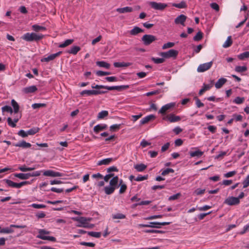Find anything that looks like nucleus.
Returning a JSON list of instances; mask_svg holds the SVG:
<instances>
[{
    "label": "nucleus",
    "instance_id": "0eeeda50",
    "mask_svg": "<svg viewBox=\"0 0 249 249\" xmlns=\"http://www.w3.org/2000/svg\"><path fill=\"white\" fill-rule=\"evenodd\" d=\"M178 53V51L171 49L167 52L160 53V55L164 58H176Z\"/></svg>",
    "mask_w": 249,
    "mask_h": 249
},
{
    "label": "nucleus",
    "instance_id": "2f4dec72",
    "mask_svg": "<svg viewBox=\"0 0 249 249\" xmlns=\"http://www.w3.org/2000/svg\"><path fill=\"white\" fill-rule=\"evenodd\" d=\"M13 227H11V225L9 227L4 228L0 229V233H12L14 232V230L12 229Z\"/></svg>",
    "mask_w": 249,
    "mask_h": 249
},
{
    "label": "nucleus",
    "instance_id": "2eb2a0df",
    "mask_svg": "<svg viewBox=\"0 0 249 249\" xmlns=\"http://www.w3.org/2000/svg\"><path fill=\"white\" fill-rule=\"evenodd\" d=\"M62 52L60 51L57 53L52 54L47 57H44L41 59L42 62H49L51 60L54 59L56 57L59 56L61 53Z\"/></svg>",
    "mask_w": 249,
    "mask_h": 249
},
{
    "label": "nucleus",
    "instance_id": "7c9ffc66",
    "mask_svg": "<svg viewBox=\"0 0 249 249\" xmlns=\"http://www.w3.org/2000/svg\"><path fill=\"white\" fill-rule=\"evenodd\" d=\"M37 168L36 165L34 166L33 167H26L25 165H23L19 167L18 169L20 171L25 172L27 171H33Z\"/></svg>",
    "mask_w": 249,
    "mask_h": 249
},
{
    "label": "nucleus",
    "instance_id": "a18cd8bd",
    "mask_svg": "<svg viewBox=\"0 0 249 249\" xmlns=\"http://www.w3.org/2000/svg\"><path fill=\"white\" fill-rule=\"evenodd\" d=\"M46 107V104L44 103H35L32 104V107L33 109H36L41 107Z\"/></svg>",
    "mask_w": 249,
    "mask_h": 249
},
{
    "label": "nucleus",
    "instance_id": "c756f323",
    "mask_svg": "<svg viewBox=\"0 0 249 249\" xmlns=\"http://www.w3.org/2000/svg\"><path fill=\"white\" fill-rule=\"evenodd\" d=\"M18 118H14V121L12 119L9 117L7 119V123L9 126L12 127H15L16 126V123L18 121Z\"/></svg>",
    "mask_w": 249,
    "mask_h": 249
},
{
    "label": "nucleus",
    "instance_id": "5701e85b",
    "mask_svg": "<svg viewBox=\"0 0 249 249\" xmlns=\"http://www.w3.org/2000/svg\"><path fill=\"white\" fill-rule=\"evenodd\" d=\"M116 11L120 13H130L132 12L133 8L131 7L126 6L123 8H119Z\"/></svg>",
    "mask_w": 249,
    "mask_h": 249
},
{
    "label": "nucleus",
    "instance_id": "4d7b16f0",
    "mask_svg": "<svg viewBox=\"0 0 249 249\" xmlns=\"http://www.w3.org/2000/svg\"><path fill=\"white\" fill-rule=\"evenodd\" d=\"M175 45V43L173 42H169L167 43H165L162 47L163 50H165L168 48L173 47Z\"/></svg>",
    "mask_w": 249,
    "mask_h": 249
},
{
    "label": "nucleus",
    "instance_id": "4be33fe9",
    "mask_svg": "<svg viewBox=\"0 0 249 249\" xmlns=\"http://www.w3.org/2000/svg\"><path fill=\"white\" fill-rule=\"evenodd\" d=\"M14 176L20 179H27L30 177V173H16Z\"/></svg>",
    "mask_w": 249,
    "mask_h": 249
},
{
    "label": "nucleus",
    "instance_id": "09e8293b",
    "mask_svg": "<svg viewBox=\"0 0 249 249\" xmlns=\"http://www.w3.org/2000/svg\"><path fill=\"white\" fill-rule=\"evenodd\" d=\"M151 60L153 61L155 64H160L164 62L165 60L164 58H155L152 57Z\"/></svg>",
    "mask_w": 249,
    "mask_h": 249
},
{
    "label": "nucleus",
    "instance_id": "7ed1b4c3",
    "mask_svg": "<svg viewBox=\"0 0 249 249\" xmlns=\"http://www.w3.org/2000/svg\"><path fill=\"white\" fill-rule=\"evenodd\" d=\"M171 223L170 222H150L148 224H140L138 225L139 228H160L161 226L168 225Z\"/></svg>",
    "mask_w": 249,
    "mask_h": 249
},
{
    "label": "nucleus",
    "instance_id": "f257e3e1",
    "mask_svg": "<svg viewBox=\"0 0 249 249\" xmlns=\"http://www.w3.org/2000/svg\"><path fill=\"white\" fill-rule=\"evenodd\" d=\"M75 221L79 223L76 225L78 227H84L85 228L92 229L94 227L92 224L89 223V221L91 220L90 218H86L85 217H76L72 218Z\"/></svg>",
    "mask_w": 249,
    "mask_h": 249
},
{
    "label": "nucleus",
    "instance_id": "603ef678",
    "mask_svg": "<svg viewBox=\"0 0 249 249\" xmlns=\"http://www.w3.org/2000/svg\"><path fill=\"white\" fill-rule=\"evenodd\" d=\"M88 234L92 237L96 238H100L101 235V233L100 232L95 231H89L88 232Z\"/></svg>",
    "mask_w": 249,
    "mask_h": 249
},
{
    "label": "nucleus",
    "instance_id": "37998d69",
    "mask_svg": "<svg viewBox=\"0 0 249 249\" xmlns=\"http://www.w3.org/2000/svg\"><path fill=\"white\" fill-rule=\"evenodd\" d=\"M119 181V178L118 176L114 177L110 181V185L112 187H115L117 185Z\"/></svg>",
    "mask_w": 249,
    "mask_h": 249
},
{
    "label": "nucleus",
    "instance_id": "774afa93",
    "mask_svg": "<svg viewBox=\"0 0 249 249\" xmlns=\"http://www.w3.org/2000/svg\"><path fill=\"white\" fill-rule=\"evenodd\" d=\"M196 105L197 107L200 108L204 106V104L202 103L201 101L197 97L195 98Z\"/></svg>",
    "mask_w": 249,
    "mask_h": 249
},
{
    "label": "nucleus",
    "instance_id": "ddd939ff",
    "mask_svg": "<svg viewBox=\"0 0 249 249\" xmlns=\"http://www.w3.org/2000/svg\"><path fill=\"white\" fill-rule=\"evenodd\" d=\"M43 175L47 177H62L64 176V174L62 173L55 172L53 170H46L43 172Z\"/></svg>",
    "mask_w": 249,
    "mask_h": 249
},
{
    "label": "nucleus",
    "instance_id": "79ce46f5",
    "mask_svg": "<svg viewBox=\"0 0 249 249\" xmlns=\"http://www.w3.org/2000/svg\"><path fill=\"white\" fill-rule=\"evenodd\" d=\"M115 189V187L106 186L105 187V192L106 194L110 195L114 192Z\"/></svg>",
    "mask_w": 249,
    "mask_h": 249
},
{
    "label": "nucleus",
    "instance_id": "c03bdc74",
    "mask_svg": "<svg viewBox=\"0 0 249 249\" xmlns=\"http://www.w3.org/2000/svg\"><path fill=\"white\" fill-rule=\"evenodd\" d=\"M129 88V85H121V86H115V90L119 91H121L124 90H125Z\"/></svg>",
    "mask_w": 249,
    "mask_h": 249
},
{
    "label": "nucleus",
    "instance_id": "58836bf2",
    "mask_svg": "<svg viewBox=\"0 0 249 249\" xmlns=\"http://www.w3.org/2000/svg\"><path fill=\"white\" fill-rule=\"evenodd\" d=\"M120 189L119 190V193L123 194L125 192V191L127 189V186L125 184L123 183V180L122 179H121L120 180Z\"/></svg>",
    "mask_w": 249,
    "mask_h": 249
},
{
    "label": "nucleus",
    "instance_id": "b1692460",
    "mask_svg": "<svg viewBox=\"0 0 249 249\" xmlns=\"http://www.w3.org/2000/svg\"><path fill=\"white\" fill-rule=\"evenodd\" d=\"M227 80L225 78H221L215 84V87L216 89L221 88L223 85L226 83Z\"/></svg>",
    "mask_w": 249,
    "mask_h": 249
},
{
    "label": "nucleus",
    "instance_id": "69168bd1",
    "mask_svg": "<svg viewBox=\"0 0 249 249\" xmlns=\"http://www.w3.org/2000/svg\"><path fill=\"white\" fill-rule=\"evenodd\" d=\"M205 192V189H201L200 188H197L195 191L194 194L196 195L199 196V195H203V194H204Z\"/></svg>",
    "mask_w": 249,
    "mask_h": 249
},
{
    "label": "nucleus",
    "instance_id": "393cba45",
    "mask_svg": "<svg viewBox=\"0 0 249 249\" xmlns=\"http://www.w3.org/2000/svg\"><path fill=\"white\" fill-rule=\"evenodd\" d=\"M130 62H114L113 65L116 68L127 67L131 65Z\"/></svg>",
    "mask_w": 249,
    "mask_h": 249
},
{
    "label": "nucleus",
    "instance_id": "6e6d98bb",
    "mask_svg": "<svg viewBox=\"0 0 249 249\" xmlns=\"http://www.w3.org/2000/svg\"><path fill=\"white\" fill-rule=\"evenodd\" d=\"M235 70L237 72H242L246 71L247 68L246 66H236Z\"/></svg>",
    "mask_w": 249,
    "mask_h": 249
},
{
    "label": "nucleus",
    "instance_id": "f704fd0d",
    "mask_svg": "<svg viewBox=\"0 0 249 249\" xmlns=\"http://www.w3.org/2000/svg\"><path fill=\"white\" fill-rule=\"evenodd\" d=\"M172 6L178 8H185L187 6L186 2L184 1H182L179 3H174L172 4Z\"/></svg>",
    "mask_w": 249,
    "mask_h": 249
},
{
    "label": "nucleus",
    "instance_id": "423d86ee",
    "mask_svg": "<svg viewBox=\"0 0 249 249\" xmlns=\"http://www.w3.org/2000/svg\"><path fill=\"white\" fill-rule=\"evenodd\" d=\"M162 120L170 123H174L179 122L181 120V117L174 113H169L163 116Z\"/></svg>",
    "mask_w": 249,
    "mask_h": 249
},
{
    "label": "nucleus",
    "instance_id": "412c9836",
    "mask_svg": "<svg viewBox=\"0 0 249 249\" xmlns=\"http://www.w3.org/2000/svg\"><path fill=\"white\" fill-rule=\"evenodd\" d=\"M37 90V89L36 86H31L24 88L22 90L25 93H31L36 92Z\"/></svg>",
    "mask_w": 249,
    "mask_h": 249
},
{
    "label": "nucleus",
    "instance_id": "3c124183",
    "mask_svg": "<svg viewBox=\"0 0 249 249\" xmlns=\"http://www.w3.org/2000/svg\"><path fill=\"white\" fill-rule=\"evenodd\" d=\"M203 35L202 32L199 31L194 37V40L196 41L200 40L203 37Z\"/></svg>",
    "mask_w": 249,
    "mask_h": 249
},
{
    "label": "nucleus",
    "instance_id": "052dcab7",
    "mask_svg": "<svg viewBox=\"0 0 249 249\" xmlns=\"http://www.w3.org/2000/svg\"><path fill=\"white\" fill-rule=\"evenodd\" d=\"M148 178V175L145 176H142L139 175L137 178L135 179V180L137 181H141L144 180H146Z\"/></svg>",
    "mask_w": 249,
    "mask_h": 249
},
{
    "label": "nucleus",
    "instance_id": "6e6552de",
    "mask_svg": "<svg viewBox=\"0 0 249 249\" xmlns=\"http://www.w3.org/2000/svg\"><path fill=\"white\" fill-rule=\"evenodd\" d=\"M176 106V103L174 102L170 103L163 106L159 111V113L162 114V115H165L166 112L170 111L174 108Z\"/></svg>",
    "mask_w": 249,
    "mask_h": 249
},
{
    "label": "nucleus",
    "instance_id": "a19ab883",
    "mask_svg": "<svg viewBox=\"0 0 249 249\" xmlns=\"http://www.w3.org/2000/svg\"><path fill=\"white\" fill-rule=\"evenodd\" d=\"M108 115V112L107 110H103L100 112L97 116L98 119H102L105 117L107 116Z\"/></svg>",
    "mask_w": 249,
    "mask_h": 249
},
{
    "label": "nucleus",
    "instance_id": "dca6fc26",
    "mask_svg": "<svg viewBox=\"0 0 249 249\" xmlns=\"http://www.w3.org/2000/svg\"><path fill=\"white\" fill-rule=\"evenodd\" d=\"M107 128V125L105 124H98L95 125L93 128V131L96 134L99 133L100 131L105 130Z\"/></svg>",
    "mask_w": 249,
    "mask_h": 249
},
{
    "label": "nucleus",
    "instance_id": "de8ad7c7",
    "mask_svg": "<svg viewBox=\"0 0 249 249\" xmlns=\"http://www.w3.org/2000/svg\"><path fill=\"white\" fill-rule=\"evenodd\" d=\"M39 128L38 127H34L27 131L28 135H33L38 132Z\"/></svg>",
    "mask_w": 249,
    "mask_h": 249
},
{
    "label": "nucleus",
    "instance_id": "e2e57ef3",
    "mask_svg": "<svg viewBox=\"0 0 249 249\" xmlns=\"http://www.w3.org/2000/svg\"><path fill=\"white\" fill-rule=\"evenodd\" d=\"M2 112H7L12 113L13 112L12 108L11 107L8 106H5L2 107Z\"/></svg>",
    "mask_w": 249,
    "mask_h": 249
},
{
    "label": "nucleus",
    "instance_id": "4c0bfd02",
    "mask_svg": "<svg viewBox=\"0 0 249 249\" xmlns=\"http://www.w3.org/2000/svg\"><path fill=\"white\" fill-rule=\"evenodd\" d=\"M11 105L13 107L14 113H17L19 108L18 104L14 99H12L11 101Z\"/></svg>",
    "mask_w": 249,
    "mask_h": 249
},
{
    "label": "nucleus",
    "instance_id": "a211bd4d",
    "mask_svg": "<svg viewBox=\"0 0 249 249\" xmlns=\"http://www.w3.org/2000/svg\"><path fill=\"white\" fill-rule=\"evenodd\" d=\"M187 18V17L184 15H180L175 19V23L177 24L184 25V22Z\"/></svg>",
    "mask_w": 249,
    "mask_h": 249
},
{
    "label": "nucleus",
    "instance_id": "9d476101",
    "mask_svg": "<svg viewBox=\"0 0 249 249\" xmlns=\"http://www.w3.org/2000/svg\"><path fill=\"white\" fill-rule=\"evenodd\" d=\"M204 154V152L199 150L198 147H192L189 152V154L191 158L201 157Z\"/></svg>",
    "mask_w": 249,
    "mask_h": 249
},
{
    "label": "nucleus",
    "instance_id": "a878e982",
    "mask_svg": "<svg viewBox=\"0 0 249 249\" xmlns=\"http://www.w3.org/2000/svg\"><path fill=\"white\" fill-rule=\"evenodd\" d=\"M114 160L113 158H109L107 159H105L102 160L98 161V165H108L110 162L113 161Z\"/></svg>",
    "mask_w": 249,
    "mask_h": 249
},
{
    "label": "nucleus",
    "instance_id": "6ab92c4d",
    "mask_svg": "<svg viewBox=\"0 0 249 249\" xmlns=\"http://www.w3.org/2000/svg\"><path fill=\"white\" fill-rule=\"evenodd\" d=\"M156 118V116L154 115L151 114L143 118L140 121V124L142 125L144 124L151 120H154Z\"/></svg>",
    "mask_w": 249,
    "mask_h": 249
},
{
    "label": "nucleus",
    "instance_id": "20e7f679",
    "mask_svg": "<svg viewBox=\"0 0 249 249\" xmlns=\"http://www.w3.org/2000/svg\"><path fill=\"white\" fill-rule=\"evenodd\" d=\"M50 234V231H47L44 229H39L38 230V235H37V238L47 240L54 242L56 241L55 237L53 236H46V234Z\"/></svg>",
    "mask_w": 249,
    "mask_h": 249
},
{
    "label": "nucleus",
    "instance_id": "c85d7f7f",
    "mask_svg": "<svg viewBox=\"0 0 249 249\" xmlns=\"http://www.w3.org/2000/svg\"><path fill=\"white\" fill-rule=\"evenodd\" d=\"M213 85L212 84L210 85H207V84H204L203 87L199 90V95H202L205 91L209 90L212 87Z\"/></svg>",
    "mask_w": 249,
    "mask_h": 249
},
{
    "label": "nucleus",
    "instance_id": "aec40b11",
    "mask_svg": "<svg viewBox=\"0 0 249 249\" xmlns=\"http://www.w3.org/2000/svg\"><path fill=\"white\" fill-rule=\"evenodd\" d=\"M144 32L143 30L140 27L138 26H135L134 28L129 31L130 34L131 36H136L139 33H143Z\"/></svg>",
    "mask_w": 249,
    "mask_h": 249
},
{
    "label": "nucleus",
    "instance_id": "680f3d73",
    "mask_svg": "<svg viewBox=\"0 0 249 249\" xmlns=\"http://www.w3.org/2000/svg\"><path fill=\"white\" fill-rule=\"evenodd\" d=\"M161 217H162V215H151V216L145 217L144 219L146 220H152V219H157V218H160Z\"/></svg>",
    "mask_w": 249,
    "mask_h": 249
},
{
    "label": "nucleus",
    "instance_id": "bb28decb",
    "mask_svg": "<svg viewBox=\"0 0 249 249\" xmlns=\"http://www.w3.org/2000/svg\"><path fill=\"white\" fill-rule=\"evenodd\" d=\"M147 168V166L143 163L137 164L134 165V168L138 172H142Z\"/></svg>",
    "mask_w": 249,
    "mask_h": 249
},
{
    "label": "nucleus",
    "instance_id": "ea45409f",
    "mask_svg": "<svg viewBox=\"0 0 249 249\" xmlns=\"http://www.w3.org/2000/svg\"><path fill=\"white\" fill-rule=\"evenodd\" d=\"M249 57V52L247 51L240 53L238 55V58L241 60H244L245 59Z\"/></svg>",
    "mask_w": 249,
    "mask_h": 249
},
{
    "label": "nucleus",
    "instance_id": "49530a36",
    "mask_svg": "<svg viewBox=\"0 0 249 249\" xmlns=\"http://www.w3.org/2000/svg\"><path fill=\"white\" fill-rule=\"evenodd\" d=\"M112 217L113 219H124L125 218L126 216L123 213H117L112 214Z\"/></svg>",
    "mask_w": 249,
    "mask_h": 249
},
{
    "label": "nucleus",
    "instance_id": "0e129e2a",
    "mask_svg": "<svg viewBox=\"0 0 249 249\" xmlns=\"http://www.w3.org/2000/svg\"><path fill=\"white\" fill-rule=\"evenodd\" d=\"M31 206L35 209H43L46 208V205L41 204L33 203L31 205Z\"/></svg>",
    "mask_w": 249,
    "mask_h": 249
},
{
    "label": "nucleus",
    "instance_id": "8fccbe9b",
    "mask_svg": "<svg viewBox=\"0 0 249 249\" xmlns=\"http://www.w3.org/2000/svg\"><path fill=\"white\" fill-rule=\"evenodd\" d=\"M245 101L244 97H237L233 100V103L239 105L242 104Z\"/></svg>",
    "mask_w": 249,
    "mask_h": 249
},
{
    "label": "nucleus",
    "instance_id": "5fc2aeb1",
    "mask_svg": "<svg viewBox=\"0 0 249 249\" xmlns=\"http://www.w3.org/2000/svg\"><path fill=\"white\" fill-rule=\"evenodd\" d=\"M174 172V170L172 168H167L164 170H163L161 172V175L163 176H165L169 173H173Z\"/></svg>",
    "mask_w": 249,
    "mask_h": 249
},
{
    "label": "nucleus",
    "instance_id": "f3484780",
    "mask_svg": "<svg viewBox=\"0 0 249 249\" xmlns=\"http://www.w3.org/2000/svg\"><path fill=\"white\" fill-rule=\"evenodd\" d=\"M13 145L16 147H19L22 148H28L31 147V143L27 142L24 141H22L18 143H13Z\"/></svg>",
    "mask_w": 249,
    "mask_h": 249
},
{
    "label": "nucleus",
    "instance_id": "864d4df0",
    "mask_svg": "<svg viewBox=\"0 0 249 249\" xmlns=\"http://www.w3.org/2000/svg\"><path fill=\"white\" fill-rule=\"evenodd\" d=\"M121 124H114L110 126V130L112 131H116L120 129L121 127Z\"/></svg>",
    "mask_w": 249,
    "mask_h": 249
},
{
    "label": "nucleus",
    "instance_id": "473e14b6",
    "mask_svg": "<svg viewBox=\"0 0 249 249\" xmlns=\"http://www.w3.org/2000/svg\"><path fill=\"white\" fill-rule=\"evenodd\" d=\"M96 63V65L97 66H98L99 67L105 68L107 69H109L110 66V65L109 63H108L105 61H97Z\"/></svg>",
    "mask_w": 249,
    "mask_h": 249
},
{
    "label": "nucleus",
    "instance_id": "13d9d810",
    "mask_svg": "<svg viewBox=\"0 0 249 249\" xmlns=\"http://www.w3.org/2000/svg\"><path fill=\"white\" fill-rule=\"evenodd\" d=\"M106 91L97 90H90V95H98L106 93Z\"/></svg>",
    "mask_w": 249,
    "mask_h": 249
},
{
    "label": "nucleus",
    "instance_id": "f03ea898",
    "mask_svg": "<svg viewBox=\"0 0 249 249\" xmlns=\"http://www.w3.org/2000/svg\"><path fill=\"white\" fill-rule=\"evenodd\" d=\"M44 35L41 34L27 33L25 34L21 38L26 41L31 42L34 41H38L42 39Z\"/></svg>",
    "mask_w": 249,
    "mask_h": 249
},
{
    "label": "nucleus",
    "instance_id": "4468645a",
    "mask_svg": "<svg viewBox=\"0 0 249 249\" xmlns=\"http://www.w3.org/2000/svg\"><path fill=\"white\" fill-rule=\"evenodd\" d=\"M239 203L240 200L239 198L234 196L229 197L224 201V203L230 206L236 205L239 204Z\"/></svg>",
    "mask_w": 249,
    "mask_h": 249
},
{
    "label": "nucleus",
    "instance_id": "72a5a7b5",
    "mask_svg": "<svg viewBox=\"0 0 249 249\" xmlns=\"http://www.w3.org/2000/svg\"><path fill=\"white\" fill-rule=\"evenodd\" d=\"M232 41L231 39V36H229L228 37L227 40L224 43L222 46L223 48H227L230 47L232 45Z\"/></svg>",
    "mask_w": 249,
    "mask_h": 249
},
{
    "label": "nucleus",
    "instance_id": "1a4fd4ad",
    "mask_svg": "<svg viewBox=\"0 0 249 249\" xmlns=\"http://www.w3.org/2000/svg\"><path fill=\"white\" fill-rule=\"evenodd\" d=\"M156 40V36L151 35H145L142 38V40L145 45H149Z\"/></svg>",
    "mask_w": 249,
    "mask_h": 249
},
{
    "label": "nucleus",
    "instance_id": "338daca9",
    "mask_svg": "<svg viewBox=\"0 0 249 249\" xmlns=\"http://www.w3.org/2000/svg\"><path fill=\"white\" fill-rule=\"evenodd\" d=\"M236 174V172L235 171H232L229 172H228L224 175V177L225 178H230L233 177Z\"/></svg>",
    "mask_w": 249,
    "mask_h": 249
},
{
    "label": "nucleus",
    "instance_id": "39448f33",
    "mask_svg": "<svg viewBox=\"0 0 249 249\" xmlns=\"http://www.w3.org/2000/svg\"><path fill=\"white\" fill-rule=\"evenodd\" d=\"M3 181L7 184L8 186L15 188H20L24 185L31 184V182L29 181H24L20 183H16L11 180L7 179H5L3 180Z\"/></svg>",
    "mask_w": 249,
    "mask_h": 249
},
{
    "label": "nucleus",
    "instance_id": "bf43d9fd",
    "mask_svg": "<svg viewBox=\"0 0 249 249\" xmlns=\"http://www.w3.org/2000/svg\"><path fill=\"white\" fill-rule=\"evenodd\" d=\"M243 188H246L249 186V175L247 176L243 181Z\"/></svg>",
    "mask_w": 249,
    "mask_h": 249
},
{
    "label": "nucleus",
    "instance_id": "f8f14e48",
    "mask_svg": "<svg viewBox=\"0 0 249 249\" xmlns=\"http://www.w3.org/2000/svg\"><path fill=\"white\" fill-rule=\"evenodd\" d=\"M149 5L152 8L158 10H163L167 6V5L165 3H158L155 1L150 2Z\"/></svg>",
    "mask_w": 249,
    "mask_h": 249
},
{
    "label": "nucleus",
    "instance_id": "cd10ccee",
    "mask_svg": "<svg viewBox=\"0 0 249 249\" xmlns=\"http://www.w3.org/2000/svg\"><path fill=\"white\" fill-rule=\"evenodd\" d=\"M80 48L77 46H72L70 50L67 51V53L75 55L80 50Z\"/></svg>",
    "mask_w": 249,
    "mask_h": 249
},
{
    "label": "nucleus",
    "instance_id": "9b49d317",
    "mask_svg": "<svg viewBox=\"0 0 249 249\" xmlns=\"http://www.w3.org/2000/svg\"><path fill=\"white\" fill-rule=\"evenodd\" d=\"M213 64V61L201 64L198 66L197 69V71L198 72H203L209 70Z\"/></svg>",
    "mask_w": 249,
    "mask_h": 249
},
{
    "label": "nucleus",
    "instance_id": "e433bc0d",
    "mask_svg": "<svg viewBox=\"0 0 249 249\" xmlns=\"http://www.w3.org/2000/svg\"><path fill=\"white\" fill-rule=\"evenodd\" d=\"M73 42V40L72 39H67L63 43L60 44L58 47L60 48H65L72 44Z\"/></svg>",
    "mask_w": 249,
    "mask_h": 249
},
{
    "label": "nucleus",
    "instance_id": "c9c22d12",
    "mask_svg": "<svg viewBox=\"0 0 249 249\" xmlns=\"http://www.w3.org/2000/svg\"><path fill=\"white\" fill-rule=\"evenodd\" d=\"M32 28L34 31L36 32L40 31H45L46 30V27L38 25L37 24L33 25Z\"/></svg>",
    "mask_w": 249,
    "mask_h": 249
}]
</instances>
